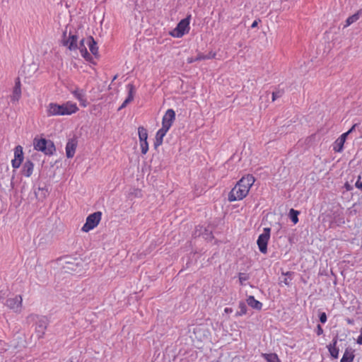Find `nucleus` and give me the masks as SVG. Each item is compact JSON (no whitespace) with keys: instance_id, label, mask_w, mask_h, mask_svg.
<instances>
[{"instance_id":"33","label":"nucleus","mask_w":362,"mask_h":362,"mask_svg":"<svg viewBox=\"0 0 362 362\" xmlns=\"http://www.w3.org/2000/svg\"><path fill=\"white\" fill-rule=\"evenodd\" d=\"M316 334H317L318 336H320V335H321V334H323V329H322V327H321V325H318L317 326V329H316Z\"/></svg>"},{"instance_id":"26","label":"nucleus","mask_w":362,"mask_h":362,"mask_svg":"<svg viewBox=\"0 0 362 362\" xmlns=\"http://www.w3.org/2000/svg\"><path fill=\"white\" fill-rule=\"evenodd\" d=\"M361 10L360 11H358L356 13H354V15L349 16L346 21V25H344V27H348L350 25H351L352 23H355L356 21H357L358 19H359V16H360V13H361Z\"/></svg>"},{"instance_id":"31","label":"nucleus","mask_w":362,"mask_h":362,"mask_svg":"<svg viewBox=\"0 0 362 362\" xmlns=\"http://www.w3.org/2000/svg\"><path fill=\"white\" fill-rule=\"evenodd\" d=\"M327 315L325 313H322L320 315V321L322 322V323H325L327 322Z\"/></svg>"},{"instance_id":"28","label":"nucleus","mask_w":362,"mask_h":362,"mask_svg":"<svg viewBox=\"0 0 362 362\" xmlns=\"http://www.w3.org/2000/svg\"><path fill=\"white\" fill-rule=\"evenodd\" d=\"M299 211L297 210H295L293 209H291L289 211V216L291 220V221L293 223V224H296L298 222V215Z\"/></svg>"},{"instance_id":"4","label":"nucleus","mask_w":362,"mask_h":362,"mask_svg":"<svg viewBox=\"0 0 362 362\" xmlns=\"http://www.w3.org/2000/svg\"><path fill=\"white\" fill-rule=\"evenodd\" d=\"M33 146L35 150L42 151L46 155H52L55 151L53 142L45 139H35Z\"/></svg>"},{"instance_id":"37","label":"nucleus","mask_w":362,"mask_h":362,"mask_svg":"<svg viewBox=\"0 0 362 362\" xmlns=\"http://www.w3.org/2000/svg\"><path fill=\"white\" fill-rule=\"evenodd\" d=\"M129 103H127V100H125L121 105V106L119 107L118 110H121L122 109L124 108Z\"/></svg>"},{"instance_id":"5","label":"nucleus","mask_w":362,"mask_h":362,"mask_svg":"<svg viewBox=\"0 0 362 362\" xmlns=\"http://www.w3.org/2000/svg\"><path fill=\"white\" fill-rule=\"evenodd\" d=\"M102 218V212L96 211L90 215L86 218V223L81 228V230L85 233H88L90 230L96 228L100 223Z\"/></svg>"},{"instance_id":"24","label":"nucleus","mask_w":362,"mask_h":362,"mask_svg":"<svg viewBox=\"0 0 362 362\" xmlns=\"http://www.w3.org/2000/svg\"><path fill=\"white\" fill-rule=\"evenodd\" d=\"M355 355L351 349H346L340 362H353Z\"/></svg>"},{"instance_id":"14","label":"nucleus","mask_w":362,"mask_h":362,"mask_svg":"<svg viewBox=\"0 0 362 362\" xmlns=\"http://www.w3.org/2000/svg\"><path fill=\"white\" fill-rule=\"evenodd\" d=\"M169 130L167 129H165L163 127H161L160 129H158L156 134L155 136V141H154V147L155 148H157L158 146L162 145L163 138L166 135Z\"/></svg>"},{"instance_id":"6","label":"nucleus","mask_w":362,"mask_h":362,"mask_svg":"<svg viewBox=\"0 0 362 362\" xmlns=\"http://www.w3.org/2000/svg\"><path fill=\"white\" fill-rule=\"evenodd\" d=\"M271 229L269 228H264L263 233L258 237L257 243L259 251L266 254L267 252V245L270 238Z\"/></svg>"},{"instance_id":"16","label":"nucleus","mask_w":362,"mask_h":362,"mask_svg":"<svg viewBox=\"0 0 362 362\" xmlns=\"http://www.w3.org/2000/svg\"><path fill=\"white\" fill-rule=\"evenodd\" d=\"M77 37L74 35H69V37L64 40L63 45L69 50H74L77 48Z\"/></svg>"},{"instance_id":"42","label":"nucleus","mask_w":362,"mask_h":362,"mask_svg":"<svg viewBox=\"0 0 362 362\" xmlns=\"http://www.w3.org/2000/svg\"><path fill=\"white\" fill-rule=\"evenodd\" d=\"M283 282L284 283L285 285L286 286H288L289 284H290V281L288 280V279H284V280L283 281Z\"/></svg>"},{"instance_id":"39","label":"nucleus","mask_w":362,"mask_h":362,"mask_svg":"<svg viewBox=\"0 0 362 362\" xmlns=\"http://www.w3.org/2000/svg\"><path fill=\"white\" fill-rule=\"evenodd\" d=\"M356 187L362 190V182L357 181L356 183Z\"/></svg>"},{"instance_id":"17","label":"nucleus","mask_w":362,"mask_h":362,"mask_svg":"<svg viewBox=\"0 0 362 362\" xmlns=\"http://www.w3.org/2000/svg\"><path fill=\"white\" fill-rule=\"evenodd\" d=\"M76 148V143L74 140H70L66 145V155L67 158H73Z\"/></svg>"},{"instance_id":"15","label":"nucleus","mask_w":362,"mask_h":362,"mask_svg":"<svg viewBox=\"0 0 362 362\" xmlns=\"http://www.w3.org/2000/svg\"><path fill=\"white\" fill-rule=\"evenodd\" d=\"M346 140V134H342L336 139L333 144V151L340 153L343 151L344 143Z\"/></svg>"},{"instance_id":"40","label":"nucleus","mask_w":362,"mask_h":362,"mask_svg":"<svg viewBox=\"0 0 362 362\" xmlns=\"http://www.w3.org/2000/svg\"><path fill=\"white\" fill-rule=\"evenodd\" d=\"M257 24H258L257 21H255L252 23V25H251V28H254L257 27Z\"/></svg>"},{"instance_id":"12","label":"nucleus","mask_w":362,"mask_h":362,"mask_svg":"<svg viewBox=\"0 0 362 362\" xmlns=\"http://www.w3.org/2000/svg\"><path fill=\"white\" fill-rule=\"evenodd\" d=\"M23 298L22 296L18 295L13 298H10L6 300V305L11 310L15 312H19L22 306Z\"/></svg>"},{"instance_id":"19","label":"nucleus","mask_w":362,"mask_h":362,"mask_svg":"<svg viewBox=\"0 0 362 362\" xmlns=\"http://www.w3.org/2000/svg\"><path fill=\"white\" fill-rule=\"evenodd\" d=\"M34 169V164L30 160H26L23 167V174L29 177L33 174Z\"/></svg>"},{"instance_id":"3","label":"nucleus","mask_w":362,"mask_h":362,"mask_svg":"<svg viewBox=\"0 0 362 362\" xmlns=\"http://www.w3.org/2000/svg\"><path fill=\"white\" fill-rule=\"evenodd\" d=\"M190 19L191 16L189 15L185 18L181 20L177 26L170 32V35L173 37L180 38L188 33L190 30Z\"/></svg>"},{"instance_id":"30","label":"nucleus","mask_w":362,"mask_h":362,"mask_svg":"<svg viewBox=\"0 0 362 362\" xmlns=\"http://www.w3.org/2000/svg\"><path fill=\"white\" fill-rule=\"evenodd\" d=\"M205 59H207L206 55L202 53L198 54L197 56L194 58V60H197V62Z\"/></svg>"},{"instance_id":"29","label":"nucleus","mask_w":362,"mask_h":362,"mask_svg":"<svg viewBox=\"0 0 362 362\" xmlns=\"http://www.w3.org/2000/svg\"><path fill=\"white\" fill-rule=\"evenodd\" d=\"M248 279V276L246 274L244 273H240L239 274V281L240 284H243L245 281H246Z\"/></svg>"},{"instance_id":"38","label":"nucleus","mask_w":362,"mask_h":362,"mask_svg":"<svg viewBox=\"0 0 362 362\" xmlns=\"http://www.w3.org/2000/svg\"><path fill=\"white\" fill-rule=\"evenodd\" d=\"M195 62H197V60H194V57H188V58L187 59V62L188 64H192V63Z\"/></svg>"},{"instance_id":"13","label":"nucleus","mask_w":362,"mask_h":362,"mask_svg":"<svg viewBox=\"0 0 362 362\" xmlns=\"http://www.w3.org/2000/svg\"><path fill=\"white\" fill-rule=\"evenodd\" d=\"M21 97V83L20 78H18L15 83V86L11 95V100L13 103L18 102Z\"/></svg>"},{"instance_id":"34","label":"nucleus","mask_w":362,"mask_h":362,"mask_svg":"<svg viewBox=\"0 0 362 362\" xmlns=\"http://www.w3.org/2000/svg\"><path fill=\"white\" fill-rule=\"evenodd\" d=\"M356 125H357L356 124H354L351 127V129H350L349 131H347L346 132H345V133H344V134H346V138H347V136H348V135H349V134H351L353 131H354V129H355V128H356Z\"/></svg>"},{"instance_id":"1","label":"nucleus","mask_w":362,"mask_h":362,"mask_svg":"<svg viewBox=\"0 0 362 362\" xmlns=\"http://www.w3.org/2000/svg\"><path fill=\"white\" fill-rule=\"evenodd\" d=\"M255 182V178L251 174L242 177L228 193V200L230 202L243 200L247 196Z\"/></svg>"},{"instance_id":"9","label":"nucleus","mask_w":362,"mask_h":362,"mask_svg":"<svg viewBox=\"0 0 362 362\" xmlns=\"http://www.w3.org/2000/svg\"><path fill=\"white\" fill-rule=\"evenodd\" d=\"M24 159L23 147L20 145L14 148V158L11 160V165L13 168L18 169L21 165Z\"/></svg>"},{"instance_id":"23","label":"nucleus","mask_w":362,"mask_h":362,"mask_svg":"<svg viewBox=\"0 0 362 362\" xmlns=\"http://www.w3.org/2000/svg\"><path fill=\"white\" fill-rule=\"evenodd\" d=\"M127 89L128 90V96L125 100H127V103H130L134 100L136 88L133 83H129L127 86Z\"/></svg>"},{"instance_id":"18","label":"nucleus","mask_w":362,"mask_h":362,"mask_svg":"<svg viewBox=\"0 0 362 362\" xmlns=\"http://www.w3.org/2000/svg\"><path fill=\"white\" fill-rule=\"evenodd\" d=\"M86 44L88 45L89 49L90 52L95 55L97 56L98 54V47L97 46V43L94 40L93 37L90 36L88 38L86 39Z\"/></svg>"},{"instance_id":"35","label":"nucleus","mask_w":362,"mask_h":362,"mask_svg":"<svg viewBox=\"0 0 362 362\" xmlns=\"http://www.w3.org/2000/svg\"><path fill=\"white\" fill-rule=\"evenodd\" d=\"M357 343L362 345V328L360 331V335L358 337Z\"/></svg>"},{"instance_id":"25","label":"nucleus","mask_w":362,"mask_h":362,"mask_svg":"<svg viewBox=\"0 0 362 362\" xmlns=\"http://www.w3.org/2000/svg\"><path fill=\"white\" fill-rule=\"evenodd\" d=\"M262 356L267 362H281L277 354H262Z\"/></svg>"},{"instance_id":"22","label":"nucleus","mask_w":362,"mask_h":362,"mask_svg":"<svg viewBox=\"0 0 362 362\" xmlns=\"http://www.w3.org/2000/svg\"><path fill=\"white\" fill-rule=\"evenodd\" d=\"M86 40H82L80 42V46L78 47L79 51L81 52V56L86 60L90 61L92 59L91 55L88 53L86 47L85 45Z\"/></svg>"},{"instance_id":"11","label":"nucleus","mask_w":362,"mask_h":362,"mask_svg":"<svg viewBox=\"0 0 362 362\" xmlns=\"http://www.w3.org/2000/svg\"><path fill=\"white\" fill-rule=\"evenodd\" d=\"M70 91L74 97L79 102L81 107H86L88 106V103L84 90L81 89L78 87H76L74 89L71 90Z\"/></svg>"},{"instance_id":"21","label":"nucleus","mask_w":362,"mask_h":362,"mask_svg":"<svg viewBox=\"0 0 362 362\" xmlns=\"http://www.w3.org/2000/svg\"><path fill=\"white\" fill-rule=\"evenodd\" d=\"M246 300L248 305L254 309L260 310L262 308V303L256 300L253 296H248Z\"/></svg>"},{"instance_id":"10","label":"nucleus","mask_w":362,"mask_h":362,"mask_svg":"<svg viewBox=\"0 0 362 362\" xmlns=\"http://www.w3.org/2000/svg\"><path fill=\"white\" fill-rule=\"evenodd\" d=\"M175 120V112L173 109H168L162 118V127L170 129Z\"/></svg>"},{"instance_id":"27","label":"nucleus","mask_w":362,"mask_h":362,"mask_svg":"<svg viewBox=\"0 0 362 362\" xmlns=\"http://www.w3.org/2000/svg\"><path fill=\"white\" fill-rule=\"evenodd\" d=\"M238 309L235 313V316H243L247 313V308L246 304L243 301H240L238 304Z\"/></svg>"},{"instance_id":"36","label":"nucleus","mask_w":362,"mask_h":362,"mask_svg":"<svg viewBox=\"0 0 362 362\" xmlns=\"http://www.w3.org/2000/svg\"><path fill=\"white\" fill-rule=\"evenodd\" d=\"M279 93L273 92L272 93V101L276 100V99L279 97H280Z\"/></svg>"},{"instance_id":"2","label":"nucleus","mask_w":362,"mask_h":362,"mask_svg":"<svg viewBox=\"0 0 362 362\" xmlns=\"http://www.w3.org/2000/svg\"><path fill=\"white\" fill-rule=\"evenodd\" d=\"M79 110L76 103L72 101H67L62 105L56 103H50L46 108L47 115L52 116H64L71 115Z\"/></svg>"},{"instance_id":"32","label":"nucleus","mask_w":362,"mask_h":362,"mask_svg":"<svg viewBox=\"0 0 362 362\" xmlns=\"http://www.w3.org/2000/svg\"><path fill=\"white\" fill-rule=\"evenodd\" d=\"M216 56V53L214 52H210L208 54L206 55L207 59H214Z\"/></svg>"},{"instance_id":"41","label":"nucleus","mask_w":362,"mask_h":362,"mask_svg":"<svg viewBox=\"0 0 362 362\" xmlns=\"http://www.w3.org/2000/svg\"><path fill=\"white\" fill-rule=\"evenodd\" d=\"M224 311H225V313H231L233 310H232V308H226L224 309Z\"/></svg>"},{"instance_id":"20","label":"nucleus","mask_w":362,"mask_h":362,"mask_svg":"<svg viewBox=\"0 0 362 362\" xmlns=\"http://www.w3.org/2000/svg\"><path fill=\"white\" fill-rule=\"evenodd\" d=\"M337 339H334L332 342L327 346L330 355L334 358H337L339 356V349L337 347Z\"/></svg>"},{"instance_id":"7","label":"nucleus","mask_w":362,"mask_h":362,"mask_svg":"<svg viewBox=\"0 0 362 362\" xmlns=\"http://www.w3.org/2000/svg\"><path fill=\"white\" fill-rule=\"evenodd\" d=\"M138 134L141 153L145 155L148 151V132L146 128L141 126L138 128Z\"/></svg>"},{"instance_id":"8","label":"nucleus","mask_w":362,"mask_h":362,"mask_svg":"<svg viewBox=\"0 0 362 362\" xmlns=\"http://www.w3.org/2000/svg\"><path fill=\"white\" fill-rule=\"evenodd\" d=\"M37 322L35 327V332L38 339L44 337L45 331L47 328L49 320L45 316H40L37 317Z\"/></svg>"}]
</instances>
